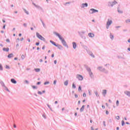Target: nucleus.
Here are the masks:
<instances>
[{
	"label": "nucleus",
	"mask_w": 130,
	"mask_h": 130,
	"mask_svg": "<svg viewBox=\"0 0 130 130\" xmlns=\"http://www.w3.org/2000/svg\"><path fill=\"white\" fill-rule=\"evenodd\" d=\"M3 29H6V24H4L3 26Z\"/></svg>",
	"instance_id": "obj_62"
},
{
	"label": "nucleus",
	"mask_w": 130,
	"mask_h": 130,
	"mask_svg": "<svg viewBox=\"0 0 130 130\" xmlns=\"http://www.w3.org/2000/svg\"><path fill=\"white\" fill-rule=\"evenodd\" d=\"M56 47H58V48L60 50L62 49V46L61 45L57 44Z\"/></svg>",
	"instance_id": "obj_21"
},
{
	"label": "nucleus",
	"mask_w": 130,
	"mask_h": 130,
	"mask_svg": "<svg viewBox=\"0 0 130 130\" xmlns=\"http://www.w3.org/2000/svg\"><path fill=\"white\" fill-rule=\"evenodd\" d=\"M25 58V55H21V59H24Z\"/></svg>",
	"instance_id": "obj_38"
},
{
	"label": "nucleus",
	"mask_w": 130,
	"mask_h": 130,
	"mask_svg": "<svg viewBox=\"0 0 130 130\" xmlns=\"http://www.w3.org/2000/svg\"><path fill=\"white\" fill-rule=\"evenodd\" d=\"M103 124H104V126H106V124H105V121H103Z\"/></svg>",
	"instance_id": "obj_58"
},
{
	"label": "nucleus",
	"mask_w": 130,
	"mask_h": 130,
	"mask_svg": "<svg viewBox=\"0 0 130 130\" xmlns=\"http://www.w3.org/2000/svg\"><path fill=\"white\" fill-rule=\"evenodd\" d=\"M11 82L12 84H17V81H16L14 78L11 79Z\"/></svg>",
	"instance_id": "obj_14"
},
{
	"label": "nucleus",
	"mask_w": 130,
	"mask_h": 130,
	"mask_svg": "<svg viewBox=\"0 0 130 130\" xmlns=\"http://www.w3.org/2000/svg\"><path fill=\"white\" fill-rule=\"evenodd\" d=\"M89 37H91V38H93L95 36V35L94 34L90 32L88 34Z\"/></svg>",
	"instance_id": "obj_17"
},
{
	"label": "nucleus",
	"mask_w": 130,
	"mask_h": 130,
	"mask_svg": "<svg viewBox=\"0 0 130 130\" xmlns=\"http://www.w3.org/2000/svg\"><path fill=\"white\" fill-rule=\"evenodd\" d=\"M6 69H7L8 70H10V66L7 65V66H6Z\"/></svg>",
	"instance_id": "obj_42"
},
{
	"label": "nucleus",
	"mask_w": 130,
	"mask_h": 130,
	"mask_svg": "<svg viewBox=\"0 0 130 130\" xmlns=\"http://www.w3.org/2000/svg\"><path fill=\"white\" fill-rule=\"evenodd\" d=\"M56 82H57L56 80H54V82H53V84L54 85H56Z\"/></svg>",
	"instance_id": "obj_47"
},
{
	"label": "nucleus",
	"mask_w": 130,
	"mask_h": 130,
	"mask_svg": "<svg viewBox=\"0 0 130 130\" xmlns=\"http://www.w3.org/2000/svg\"><path fill=\"white\" fill-rule=\"evenodd\" d=\"M126 23H130V19H127L125 21Z\"/></svg>",
	"instance_id": "obj_40"
},
{
	"label": "nucleus",
	"mask_w": 130,
	"mask_h": 130,
	"mask_svg": "<svg viewBox=\"0 0 130 130\" xmlns=\"http://www.w3.org/2000/svg\"><path fill=\"white\" fill-rule=\"evenodd\" d=\"M32 88L33 89H37V86H35L33 85V86H32Z\"/></svg>",
	"instance_id": "obj_43"
},
{
	"label": "nucleus",
	"mask_w": 130,
	"mask_h": 130,
	"mask_svg": "<svg viewBox=\"0 0 130 130\" xmlns=\"http://www.w3.org/2000/svg\"><path fill=\"white\" fill-rule=\"evenodd\" d=\"M121 125L122 126H123V125H124V121L123 120L121 121Z\"/></svg>",
	"instance_id": "obj_33"
},
{
	"label": "nucleus",
	"mask_w": 130,
	"mask_h": 130,
	"mask_svg": "<svg viewBox=\"0 0 130 130\" xmlns=\"http://www.w3.org/2000/svg\"><path fill=\"white\" fill-rule=\"evenodd\" d=\"M43 117H44V118H46V117L45 116V115L43 114Z\"/></svg>",
	"instance_id": "obj_61"
},
{
	"label": "nucleus",
	"mask_w": 130,
	"mask_h": 130,
	"mask_svg": "<svg viewBox=\"0 0 130 130\" xmlns=\"http://www.w3.org/2000/svg\"><path fill=\"white\" fill-rule=\"evenodd\" d=\"M6 42H8V43H10V42H11V41H10V39H6Z\"/></svg>",
	"instance_id": "obj_41"
},
{
	"label": "nucleus",
	"mask_w": 130,
	"mask_h": 130,
	"mask_svg": "<svg viewBox=\"0 0 130 130\" xmlns=\"http://www.w3.org/2000/svg\"><path fill=\"white\" fill-rule=\"evenodd\" d=\"M8 58H12V57H14V54L13 53H10L8 55Z\"/></svg>",
	"instance_id": "obj_18"
},
{
	"label": "nucleus",
	"mask_w": 130,
	"mask_h": 130,
	"mask_svg": "<svg viewBox=\"0 0 130 130\" xmlns=\"http://www.w3.org/2000/svg\"><path fill=\"white\" fill-rule=\"evenodd\" d=\"M50 43H52V44H53V45H54V46L57 47V45L55 43V42H53V41H50Z\"/></svg>",
	"instance_id": "obj_20"
},
{
	"label": "nucleus",
	"mask_w": 130,
	"mask_h": 130,
	"mask_svg": "<svg viewBox=\"0 0 130 130\" xmlns=\"http://www.w3.org/2000/svg\"><path fill=\"white\" fill-rule=\"evenodd\" d=\"M118 13H119V14H122V13H123V12L121 10H119V8H118Z\"/></svg>",
	"instance_id": "obj_28"
},
{
	"label": "nucleus",
	"mask_w": 130,
	"mask_h": 130,
	"mask_svg": "<svg viewBox=\"0 0 130 130\" xmlns=\"http://www.w3.org/2000/svg\"><path fill=\"white\" fill-rule=\"evenodd\" d=\"M40 84H41V82H38L37 83V85H40Z\"/></svg>",
	"instance_id": "obj_57"
},
{
	"label": "nucleus",
	"mask_w": 130,
	"mask_h": 130,
	"mask_svg": "<svg viewBox=\"0 0 130 130\" xmlns=\"http://www.w3.org/2000/svg\"><path fill=\"white\" fill-rule=\"evenodd\" d=\"M110 37L111 39H112V40H113V39L114 38V36H113L112 35H110Z\"/></svg>",
	"instance_id": "obj_35"
},
{
	"label": "nucleus",
	"mask_w": 130,
	"mask_h": 130,
	"mask_svg": "<svg viewBox=\"0 0 130 130\" xmlns=\"http://www.w3.org/2000/svg\"><path fill=\"white\" fill-rule=\"evenodd\" d=\"M37 37L39 38L40 40H42V41L45 42V38L44 37H42L39 33L36 32Z\"/></svg>",
	"instance_id": "obj_5"
},
{
	"label": "nucleus",
	"mask_w": 130,
	"mask_h": 130,
	"mask_svg": "<svg viewBox=\"0 0 130 130\" xmlns=\"http://www.w3.org/2000/svg\"><path fill=\"white\" fill-rule=\"evenodd\" d=\"M6 89V91H8V92H10V90H9V89L8 88V87H5Z\"/></svg>",
	"instance_id": "obj_54"
},
{
	"label": "nucleus",
	"mask_w": 130,
	"mask_h": 130,
	"mask_svg": "<svg viewBox=\"0 0 130 130\" xmlns=\"http://www.w3.org/2000/svg\"><path fill=\"white\" fill-rule=\"evenodd\" d=\"M116 119H117L118 120H119V116H117L116 117Z\"/></svg>",
	"instance_id": "obj_50"
},
{
	"label": "nucleus",
	"mask_w": 130,
	"mask_h": 130,
	"mask_svg": "<svg viewBox=\"0 0 130 130\" xmlns=\"http://www.w3.org/2000/svg\"><path fill=\"white\" fill-rule=\"evenodd\" d=\"M32 5H34V6H35V7L36 8H37V9H41V7H40V6L39 5H36V4H35V3H32Z\"/></svg>",
	"instance_id": "obj_15"
},
{
	"label": "nucleus",
	"mask_w": 130,
	"mask_h": 130,
	"mask_svg": "<svg viewBox=\"0 0 130 130\" xmlns=\"http://www.w3.org/2000/svg\"><path fill=\"white\" fill-rule=\"evenodd\" d=\"M64 85L65 86H68V85H69V80H66L64 82Z\"/></svg>",
	"instance_id": "obj_25"
},
{
	"label": "nucleus",
	"mask_w": 130,
	"mask_h": 130,
	"mask_svg": "<svg viewBox=\"0 0 130 130\" xmlns=\"http://www.w3.org/2000/svg\"><path fill=\"white\" fill-rule=\"evenodd\" d=\"M41 22H42V24L43 25V27H45V24L44 23L43 21L42 20V19H41Z\"/></svg>",
	"instance_id": "obj_32"
},
{
	"label": "nucleus",
	"mask_w": 130,
	"mask_h": 130,
	"mask_svg": "<svg viewBox=\"0 0 130 130\" xmlns=\"http://www.w3.org/2000/svg\"><path fill=\"white\" fill-rule=\"evenodd\" d=\"M48 84H49V81H47L44 82V85H48Z\"/></svg>",
	"instance_id": "obj_34"
},
{
	"label": "nucleus",
	"mask_w": 130,
	"mask_h": 130,
	"mask_svg": "<svg viewBox=\"0 0 130 130\" xmlns=\"http://www.w3.org/2000/svg\"><path fill=\"white\" fill-rule=\"evenodd\" d=\"M77 79L79 80V81H83L84 78L81 75H77L76 76Z\"/></svg>",
	"instance_id": "obj_11"
},
{
	"label": "nucleus",
	"mask_w": 130,
	"mask_h": 130,
	"mask_svg": "<svg viewBox=\"0 0 130 130\" xmlns=\"http://www.w3.org/2000/svg\"><path fill=\"white\" fill-rule=\"evenodd\" d=\"M72 88H73V89H76V85L75 84V83H73V84H72Z\"/></svg>",
	"instance_id": "obj_29"
},
{
	"label": "nucleus",
	"mask_w": 130,
	"mask_h": 130,
	"mask_svg": "<svg viewBox=\"0 0 130 130\" xmlns=\"http://www.w3.org/2000/svg\"><path fill=\"white\" fill-rule=\"evenodd\" d=\"M53 34L56 35L57 37H58L59 39L60 40L62 44L63 45V46H65V47H67V48H69V46H68V45L67 44V42H66V40H64V39H62V37H61L59 34L54 31L53 32Z\"/></svg>",
	"instance_id": "obj_1"
},
{
	"label": "nucleus",
	"mask_w": 130,
	"mask_h": 130,
	"mask_svg": "<svg viewBox=\"0 0 130 130\" xmlns=\"http://www.w3.org/2000/svg\"><path fill=\"white\" fill-rule=\"evenodd\" d=\"M24 82L25 83V84H27V85L29 84V81H28V80H25Z\"/></svg>",
	"instance_id": "obj_44"
},
{
	"label": "nucleus",
	"mask_w": 130,
	"mask_h": 130,
	"mask_svg": "<svg viewBox=\"0 0 130 130\" xmlns=\"http://www.w3.org/2000/svg\"><path fill=\"white\" fill-rule=\"evenodd\" d=\"M94 94H95L96 97H97L98 98V97H99V93H98V91H95Z\"/></svg>",
	"instance_id": "obj_24"
},
{
	"label": "nucleus",
	"mask_w": 130,
	"mask_h": 130,
	"mask_svg": "<svg viewBox=\"0 0 130 130\" xmlns=\"http://www.w3.org/2000/svg\"><path fill=\"white\" fill-rule=\"evenodd\" d=\"M111 24H112V20H110L109 19H108V21H107V23H106V28H107V29L109 28V26H110V25H111Z\"/></svg>",
	"instance_id": "obj_7"
},
{
	"label": "nucleus",
	"mask_w": 130,
	"mask_h": 130,
	"mask_svg": "<svg viewBox=\"0 0 130 130\" xmlns=\"http://www.w3.org/2000/svg\"><path fill=\"white\" fill-rule=\"evenodd\" d=\"M118 58L120 59H125V57H124V54L123 53L120 54L118 56Z\"/></svg>",
	"instance_id": "obj_10"
},
{
	"label": "nucleus",
	"mask_w": 130,
	"mask_h": 130,
	"mask_svg": "<svg viewBox=\"0 0 130 130\" xmlns=\"http://www.w3.org/2000/svg\"><path fill=\"white\" fill-rule=\"evenodd\" d=\"M38 94H39L40 95H42V92L41 91H38Z\"/></svg>",
	"instance_id": "obj_46"
},
{
	"label": "nucleus",
	"mask_w": 130,
	"mask_h": 130,
	"mask_svg": "<svg viewBox=\"0 0 130 130\" xmlns=\"http://www.w3.org/2000/svg\"><path fill=\"white\" fill-rule=\"evenodd\" d=\"M72 44H73L74 49H76V48H77V44L76 43V42H73L72 43Z\"/></svg>",
	"instance_id": "obj_16"
},
{
	"label": "nucleus",
	"mask_w": 130,
	"mask_h": 130,
	"mask_svg": "<svg viewBox=\"0 0 130 130\" xmlns=\"http://www.w3.org/2000/svg\"><path fill=\"white\" fill-rule=\"evenodd\" d=\"M75 98H78V94H75Z\"/></svg>",
	"instance_id": "obj_56"
},
{
	"label": "nucleus",
	"mask_w": 130,
	"mask_h": 130,
	"mask_svg": "<svg viewBox=\"0 0 130 130\" xmlns=\"http://www.w3.org/2000/svg\"><path fill=\"white\" fill-rule=\"evenodd\" d=\"M117 4V2L116 1H114V2H109L108 3V7H113V6H115V5H116Z\"/></svg>",
	"instance_id": "obj_6"
},
{
	"label": "nucleus",
	"mask_w": 130,
	"mask_h": 130,
	"mask_svg": "<svg viewBox=\"0 0 130 130\" xmlns=\"http://www.w3.org/2000/svg\"><path fill=\"white\" fill-rule=\"evenodd\" d=\"M57 62V61H56V60H55L54 61V63L55 64H56Z\"/></svg>",
	"instance_id": "obj_51"
},
{
	"label": "nucleus",
	"mask_w": 130,
	"mask_h": 130,
	"mask_svg": "<svg viewBox=\"0 0 130 130\" xmlns=\"http://www.w3.org/2000/svg\"><path fill=\"white\" fill-rule=\"evenodd\" d=\"M23 26L26 28L27 27V23H24Z\"/></svg>",
	"instance_id": "obj_48"
},
{
	"label": "nucleus",
	"mask_w": 130,
	"mask_h": 130,
	"mask_svg": "<svg viewBox=\"0 0 130 130\" xmlns=\"http://www.w3.org/2000/svg\"><path fill=\"white\" fill-rule=\"evenodd\" d=\"M98 69L100 72H103L105 73V74H108V71L106 70V69L105 68H103V67H98Z\"/></svg>",
	"instance_id": "obj_4"
},
{
	"label": "nucleus",
	"mask_w": 130,
	"mask_h": 130,
	"mask_svg": "<svg viewBox=\"0 0 130 130\" xmlns=\"http://www.w3.org/2000/svg\"><path fill=\"white\" fill-rule=\"evenodd\" d=\"M85 69L87 71V72L89 75V77L91 78V79H93L94 78V75L93 74V73L92 72V71L91 70V68H90V67L86 66H85Z\"/></svg>",
	"instance_id": "obj_2"
},
{
	"label": "nucleus",
	"mask_w": 130,
	"mask_h": 130,
	"mask_svg": "<svg viewBox=\"0 0 130 130\" xmlns=\"http://www.w3.org/2000/svg\"><path fill=\"white\" fill-rule=\"evenodd\" d=\"M70 4H71V2H67L64 5V6H67V5H70Z\"/></svg>",
	"instance_id": "obj_39"
},
{
	"label": "nucleus",
	"mask_w": 130,
	"mask_h": 130,
	"mask_svg": "<svg viewBox=\"0 0 130 130\" xmlns=\"http://www.w3.org/2000/svg\"><path fill=\"white\" fill-rule=\"evenodd\" d=\"M0 84L2 87H4V88H6V85H5V83H4V81H0Z\"/></svg>",
	"instance_id": "obj_19"
},
{
	"label": "nucleus",
	"mask_w": 130,
	"mask_h": 130,
	"mask_svg": "<svg viewBox=\"0 0 130 130\" xmlns=\"http://www.w3.org/2000/svg\"><path fill=\"white\" fill-rule=\"evenodd\" d=\"M83 96L84 97H86V96H87V94H86V93H84L83 94Z\"/></svg>",
	"instance_id": "obj_55"
},
{
	"label": "nucleus",
	"mask_w": 130,
	"mask_h": 130,
	"mask_svg": "<svg viewBox=\"0 0 130 130\" xmlns=\"http://www.w3.org/2000/svg\"><path fill=\"white\" fill-rule=\"evenodd\" d=\"M84 109H85V105L82 106L81 108L80 112H83V111H84Z\"/></svg>",
	"instance_id": "obj_22"
},
{
	"label": "nucleus",
	"mask_w": 130,
	"mask_h": 130,
	"mask_svg": "<svg viewBox=\"0 0 130 130\" xmlns=\"http://www.w3.org/2000/svg\"><path fill=\"white\" fill-rule=\"evenodd\" d=\"M4 70V68H3V66L2 64H0V71H3Z\"/></svg>",
	"instance_id": "obj_31"
},
{
	"label": "nucleus",
	"mask_w": 130,
	"mask_h": 130,
	"mask_svg": "<svg viewBox=\"0 0 130 130\" xmlns=\"http://www.w3.org/2000/svg\"><path fill=\"white\" fill-rule=\"evenodd\" d=\"M39 44H40V43H39V42H37V43H36V45L37 46H38V45H39Z\"/></svg>",
	"instance_id": "obj_49"
},
{
	"label": "nucleus",
	"mask_w": 130,
	"mask_h": 130,
	"mask_svg": "<svg viewBox=\"0 0 130 130\" xmlns=\"http://www.w3.org/2000/svg\"><path fill=\"white\" fill-rule=\"evenodd\" d=\"M23 11L26 15H29V12L27 11V10L25 9H23Z\"/></svg>",
	"instance_id": "obj_27"
},
{
	"label": "nucleus",
	"mask_w": 130,
	"mask_h": 130,
	"mask_svg": "<svg viewBox=\"0 0 130 130\" xmlns=\"http://www.w3.org/2000/svg\"><path fill=\"white\" fill-rule=\"evenodd\" d=\"M124 94L125 95H126L127 96H128V97H130V91H127V90H125L124 92Z\"/></svg>",
	"instance_id": "obj_13"
},
{
	"label": "nucleus",
	"mask_w": 130,
	"mask_h": 130,
	"mask_svg": "<svg viewBox=\"0 0 130 130\" xmlns=\"http://www.w3.org/2000/svg\"><path fill=\"white\" fill-rule=\"evenodd\" d=\"M90 56H92V57H93V58H95V55H94L93 54V53H91L90 54Z\"/></svg>",
	"instance_id": "obj_36"
},
{
	"label": "nucleus",
	"mask_w": 130,
	"mask_h": 130,
	"mask_svg": "<svg viewBox=\"0 0 130 130\" xmlns=\"http://www.w3.org/2000/svg\"><path fill=\"white\" fill-rule=\"evenodd\" d=\"M98 12H99L98 10L92 8L89 10V14H94V13H98Z\"/></svg>",
	"instance_id": "obj_8"
},
{
	"label": "nucleus",
	"mask_w": 130,
	"mask_h": 130,
	"mask_svg": "<svg viewBox=\"0 0 130 130\" xmlns=\"http://www.w3.org/2000/svg\"><path fill=\"white\" fill-rule=\"evenodd\" d=\"M84 49L87 50V49H88V47H87V46H84Z\"/></svg>",
	"instance_id": "obj_45"
},
{
	"label": "nucleus",
	"mask_w": 130,
	"mask_h": 130,
	"mask_svg": "<svg viewBox=\"0 0 130 130\" xmlns=\"http://www.w3.org/2000/svg\"><path fill=\"white\" fill-rule=\"evenodd\" d=\"M47 106H48V108H49V109H50L51 108V107H50V105L47 104Z\"/></svg>",
	"instance_id": "obj_53"
},
{
	"label": "nucleus",
	"mask_w": 130,
	"mask_h": 130,
	"mask_svg": "<svg viewBox=\"0 0 130 130\" xmlns=\"http://www.w3.org/2000/svg\"><path fill=\"white\" fill-rule=\"evenodd\" d=\"M85 33H86V31L82 30L81 31H78V34L81 37L82 39H86V36H85Z\"/></svg>",
	"instance_id": "obj_3"
},
{
	"label": "nucleus",
	"mask_w": 130,
	"mask_h": 130,
	"mask_svg": "<svg viewBox=\"0 0 130 130\" xmlns=\"http://www.w3.org/2000/svg\"><path fill=\"white\" fill-rule=\"evenodd\" d=\"M42 49H45V46H43L42 47Z\"/></svg>",
	"instance_id": "obj_64"
},
{
	"label": "nucleus",
	"mask_w": 130,
	"mask_h": 130,
	"mask_svg": "<svg viewBox=\"0 0 130 130\" xmlns=\"http://www.w3.org/2000/svg\"><path fill=\"white\" fill-rule=\"evenodd\" d=\"M106 114H107V115L109 114V112H108V111H106Z\"/></svg>",
	"instance_id": "obj_52"
},
{
	"label": "nucleus",
	"mask_w": 130,
	"mask_h": 130,
	"mask_svg": "<svg viewBox=\"0 0 130 130\" xmlns=\"http://www.w3.org/2000/svg\"><path fill=\"white\" fill-rule=\"evenodd\" d=\"M35 71L37 73H39V72H40V69L39 68L35 69Z\"/></svg>",
	"instance_id": "obj_26"
},
{
	"label": "nucleus",
	"mask_w": 130,
	"mask_h": 130,
	"mask_svg": "<svg viewBox=\"0 0 130 130\" xmlns=\"http://www.w3.org/2000/svg\"><path fill=\"white\" fill-rule=\"evenodd\" d=\"M116 106H118V105H119V101L118 100L116 101Z\"/></svg>",
	"instance_id": "obj_30"
},
{
	"label": "nucleus",
	"mask_w": 130,
	"mask_h": 130,
	"mask_svg": "<svg viewBox=\"0 0 130 130\" xmlns=\"http://www.w3.org/2000/svg\"><path fill=\"white\" fill-rule=\"evenodd\" d=\"M106 94H107V90L106 89L103 90L102 94L104 97H105L106 96Z\"/></svg>",
	"instance_id": "obj_12"
},
{
	"label": "nucleus",
	"mask_w": 130,
	"mask_h": 130,
	"mask_svg": "<svg viewBox=\"0 0 130 130\" xmlns=\"http://www.w3.org/2000/svg\"><path fill=\"white\" fill-rule=\"evenodd\" d=\"M82 90V87L81 86H79L78 87V91H81Z\"/></svg>",
	"instance_id": "obj_37"
},
{
	"label": "nucleus",
	"mask_w": 130,
	"mask_h": 130,
	"mask_svg": "<svg viewBox=\"0 0 130 130\" xmlns=\"http://www.w3.org/2000/svg\"><path fill=\"white\" fill-rule=\"evenodd\" d=\"M80 8L81 9H85V8H88V3H83L81 4Z\"/></svg>",
	"instance_id": "obj_9"
},
{
	"label": "nucleus",
	"mask_w": 130,
	"mask_h": 130,
	"mask_svg": "<svg viewBox=\"0 0 130 130\" xmlns=\"http://www.w3.org/2000/svg\"><path fill=\"white\" fill-rule=\"evenodd\" d=\"M27 41H28V42H31V40H30V39H29V38L27 39Z\"/></svg>",
	"instance_id": "obj_59"
},
{
	"label": "nucleus",
	"mask_w": 130,
	"mask_h": 130,
	"mask_svg": "<svg viewBox=\"0 0 130 130\" xmlns=\"http://www.w3.org/2000/svg\"><path fill=\"white\" fill-rule=\"evenodd\" d=\"M20 40V41H23L24 40V38H22Z\"/></svg>",
	"instance_id": "obj_60"
},
{
	"label": "nucleus",
	"mask_w": 130,
	"mask_h": 130,
	"mask_svg": "<svg viewBox=\"0 0 130 130\" xmlns=\"http://www.w3.org/2000/svg\"><path fill=\"white\" fill-rule=\"evenodd\" d=\"M91 130H95V129H94V128L93 127V126L91 127Z\"/></svg>",
	"instance_id": "obj_63"
},
{
	"label": "nucleus",
	"mask_w": 130,
	"mask_h": 130,
	"mask_svg": "<svg viewBox=\"0 0 130 130\" xmlns=\"http://www.w3.org/2000/svg\"><path fill=\"white\" fill-rule=\"evenodd\" d=\"M9 50H10V49L9 48H3V51H7V52H8L9 51Z\"/></svg>",
	"instance_id": "obj_23"
}]
</instances>
